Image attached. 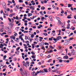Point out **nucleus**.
<instances>
[{"instance_id":"c756f323","label":"nucleus","mask_w":76,"mask_h":76,"mask_svg":"<svg viewBox=\"0 0 76 76\" xmlns=\"http://www.w3.org/2000/svg\"><path fill=\"white\" fill-rule=\"evenodd\" d=\"M30 42L28 41H26V44H28Z\"/></svg>"},{"instance_id":"ddd939ff","label":"nucleus","mask_w":76,"mask_h":76,"mask_svg":"<svg viewBox=\"0 0 76 76\" xmlns=\"http://www.w3.org/2000/svg\"><path fill=\"white\" fill-rule=\"evenodd\" d=\"M34 37V34H32L31 36V38H33Z\"/></svg>"},{"instance_id":"3c124183","label":"nucleus","mask_w":76,"mask_h":76,"mask_svg":"<svg viewBox=\"0 0 76 76\" xmlns=\"http://www.w3.org/2000/svg\"><path fill=\"white\" fill-rule=\"evenodd\" d=\"M25 3L26 4V5H27V4H28V1H25Z\"/></svg>"},{"instance_id":"a18cd8bd","label":"nucleus","mask_w":76,"mask_h":76,"mask_svg":"<svg viewBox=\"0 0 76 76\" xmlns=\"http://www.w3.org/2000/svg\"><path fill=\"white\" fill-rule=\"evenodd\" d=\"M73 57L69 58V60H73Z\"/></svg>"},{"instance_id":"774afa93","label":"nucleus","mask_w":76,"mask_h":76,"mask_svg":"<svg viewBox=\"0 0 76 76\" xmlns=\"http://www.w3.org/2000/svg\"><path fill=\"white\" fill-rule=\"evenodd\" d=\"M54 70H57V67H55L54 68Z\"/></svg>"},{"instance_id":"37998d69","label":"nucleus","mask_w":76,"mask_h":76,"mask_svg":"<svg viewBox=\"0 0 76 76\" xmlns=\"http://www.w3.org/2000/svg\"><path fill=\"white\" fill-rule=\"evenodd\" d=\"M7 34V33L6 32H3L2 34V35H6Z\"/></svg>"},{"instance_id":"79ce46f5","label":"nucleus","mask_w":76,"mask_h":76,"mask_svg":"<svg viewBox=\"0 0 76 76\" xmlns=\"http://www.w3.org/2000/svg\"><path fill=\"white\" fill-rule=\"evenodd\" d=\"M49 41H53V39H52V38H49Z\"/></svg>"},{"instance_id":"4468645a","label":"nucleus","mask_w":76,"mask_h":76,"mask_svg":"<svg viewBox=\"0 0 76 76\" xmlns=\"http://www.w3.org/2000/svg\"><path fill=\"white\" fill-rule=\"evenodd\" d=\"M31 58H36V56H35L34 55H32L31 56Z\"/></svg>"},{"instance_id":"2f4dec72","label":"nucleus","mask_w":76,"mask_h":76,"mask_svg":"<svg viewBox=\"0 0 76 76\" xmlns=\"http://www.w3.org/2000/svg\"><path fill=\"white\" fill-rule=\"evenodd\" d=\"M58 22L59 23H60V24H61L62 23L61 22V21L59 20L58 21Z\"/></svg>"},{"instance_id":"0eeeda50","label":"nucleus","mask_w":76,"mask_h":76,"mask_svg":"<svg viewBox=\"0 0 76 76\" xmlns=\"http://www.w3.org/2000/svg\"><path fill=\"white\" fill-rule=\"evenodd\" d=\"M23 45L25 47L24 48L25 49H27V48H28V47L26 46V45L25 44H23Z\"/></svg>"},{"instance_id":"dca6fc26","label":"nucleus","mask_w":76,"mask_h":76,"mask_svg":"<svg viewBox=\"0 0 76 76\" xmlns=\"http://www.w3.org/2000/svg\"><path fill=\"white\" fill-rule=\"evenodd\" d=\"M64 58H66V59H68L69 58V57L67 56H64Z\"/></svg>"},{"instance_id":"a19ab883","label":"nucleus","mask_w":76,"mask_h":76,"mask_svg":"<svg viewBox=\"0 0 76 76\" xmlns=\"http://www.w3.org/2000/svg\"><path fill=\"white\" fill-rule=\"evenodd\" d=\"M25 39H28V37L26 36H25Z\"/></svg>"},{"instance_id":"f704fd0d","label":"nucleus","mask_w":76,"mask_h":76,"mask_svg":"<svg viewBox=\"0 0 76 76\" xmlns=\"http://www.w3.org/2000/svg\"><path fill=\"white\" fill-rule=\"evenodd\" d=\"M31 54H32V55H35V54L34 52H31Z\"/></svg>"},{"instance_id":"412c9836","label":"nucleus","mask_w":76,"mask_h":76,"mask_svg":"<svg viewBox=\"0 0 76 76\" xmlns=\"http://www.w3.org/2000/svg\"><path fill=\"white\" fill-rule=\"evenodd\" d=\"M73 35V33H70V34H69V37H71L72 35Z\"/></svg>"},{"instance_id":"c9c22d12","label":"nucleus","mask_w":76,"mask_h":76,"mask_svg":"<svg viewBox=\"0 0 76 76\" xmlns=\"http://www.w3.org/2000/svg\"><path fill=\"white\" fill-rule=\"evenodd\" d=\"M8 19L9 20L10 22H12V20H11V19H10V18H8Z\"/></svg>"},{"instance_id":"aec40b11","label":"nucleus","mask_w":76,"mask_h":76,"mask_svg":"<svg viewBox=\"0 0 76 76\" xmlns=\"http://www.w3.org/2000/svg\"><path fill=\"white\" fill-rule=\"evenodd\" d=\"M23 74H24L25 75H26L27 73H26V72L25 71H24L23 72Z\"/></svg>"},{"instance_id":"e2e57ef3","label":"nucleus","mask_w":76,"mask_h":76,"mask_svg":"<svg viewBox=\"0 0 76 76\" xmlns=\"http://www.w3.org/2000/svg\"><path fill=\"white\" fill-rule=\"evenodd\" d=\"M40 56L41 57H42V56H43V54L42 53H40Z\"/></svg>"},{"instance_id":"49530a36","label":"nucleus","mask_w":76,"mask_h":76,"mask_svg":"<svg viewBox=\"0 0 76 76\" xmlns=\"http://www.w3.org/2000/svg\"><path fill=\"white\" fill-rule=\"evenodd\" d=\"M45 66H46L45 65V66L42 65L41 66V67H42V68H44V67H45Z\"/></svg>"},{"instance_id":"09e8293b","label":"nucleus","mask_w":76,"mask_h":76,"mask_svg":"<svg viewBox=\"0 0 76 76\" xmlns=\"http://www.w3.org/2000/svg\"><path fill=\"white\" fill-rule=\"evenodd\" d=\"M63 66V65L62 64H61L60 65V67H62Z\"/></svg>"},{"instance_id":"1a4fd4ad","label":"nucleus","mask_w":76,"mask_h":76,"mask_svg":"<svg viewBox=\"0 0 76 76\" xmlns=\"http://www.w3.org/2000/svg\"><path fill=\"white\" fill-rule=\"evenodd\" d=\"M23 66H25V67H28V65H27V64H26L25 63H24L23 64Z\"/></svg>"},{"instance_id":"58836bf2","label":"nucleus","mask_w":76,"mask_h":76,"mask_svg":"<svg viewBox=\"0 0 76 76\" xmlns=\"http://www.w3.org/2000/svg\"><path fill=\"white\" fill-rule=\"evenodd\" d=\"M51 68H49L48 69L49 72H51Z\"/></svg>"},{"instance_id":"e433bc0d","label":"nucleus","mask_w":76,"mask_h":76,"mask_svg":"<svg viewBox=\"0 0 76 76\" xmlns=\"http://www.w3.org/2000/svg\"><path fill=\"white\" fill-rule=\"evenodd\" d=\"M40 13H41L40 15H44V14H42V11H40Z\"/></svg>"},{"instance_id":"7ed1b4c3","label":"nucleus","mask_w":76,"mask_h":76,"mask_svg":"<svg viewBox=\"0 0 76 76\" xmlns=\"http://www.w3.org/2000/svg\"><path fill=\"white\" fill-rule=\"evenodd\" d=\"M0 48H3V47H4V45L2 44H0Z\"/></svg>"},{"instance_id":"052dcab7","label":"nucleus","mask_w":76,"mask_h":76,"mask_svg":"<svg viewBox=\"0 0 76 76\" xmlns=\"http://www.w3.org/2000/svg\"><path fill=\"white\" fill-rule=\"evenodd\" d=\"M36 32L37 33V34H38L39 33V30H37L36 31Z\"/></svg>"},{"instance_id":"f8f14e48","label":"nucleus","mask_w":76,"mask_h":76,"mask_svg":"<svg viewBox=\"0 0 76 76\" xmlns=\"http://www.w3.org/2000/svg\"><path fill=\"white\" fill-rule=\"evenodd\" d=\"M35 73V71H33V72H32L31 73V75H32V76L35 75H34V74Z\"/></svg>"},{"instance_id":"ea45409f","label":"nucleus","mask_w":76,"mask_h":76,"mask_svg":"<svg viewBox=\"0 0 76 76\" xmlns=\"http://www.w3.org/2000/svg\"><path fill=\"white\" fill-rule=\"evenodd\" d=\"M64 11L61 10V13H62V14H63V13H64Z\"/></svg>"},{"instance_id":"2eb2a0df","label":"nucleus","mask_w":76,"mask_h":76,"mask_svg":"<svg viewBox=\"0 0 76 76\" xmlns=\"http://www.w3.org/2000/svg\"><path fill=\"white\" fill-rule=\"evenodd\" d=\"M49 18L50 19V20L51 22H53V18H52V17H49Z\"/></svg>"},{"instance_id":"5701e85b","label":"nucleus","mask_w":76,"mask_h":76,"mask_svg":"<svg viewBox=\"0 0 76 76\" xmlns=\"http://www.w3.org/2000/svg\"><path fill=\"white\" fill-rule=\"evenodd\" d=\"M41 9H42V10H44V9H45V7H41Z\"/></svg>"},{"instance_id":"b1692460","label":"nucleus","mask_w":76,"mask_h":76,"mask_svg":"<svg viewBox=\"0 0 76 76\" xmlns=\"http://www.w3.org/2000/svg\"><path fill=\"white\" fill-rule=\"evenodd\" d=\"M43 34L45 36H47L48 34H47L46 33H43Z\"/></svg>"},{"instance_id":"6ab92c4d","label":"nucleus","mask_w":76,"mask_h":76,"mask_svg":"<svg viewBox=\"0 0 76 76\" xmlns=\"http://www.w3.org/2000/svg\"><path fill=\"white\" fill-rule=\"evenodd\" d=\"M56 19L58 21L60 20V18L57 17H56Z\"/></svg>"},{"instance_id":"bb28decb","label":"nucleus","mask_w":76,"mask_h":76,"mask_svg":"<svg viewBox=\"0 0 76 76\" xmlns=\"http://www.w3.org/2000/svg\"><path fill=\"white\" fill-rule=\"evenodd\" d=\"M6 57V55H4V56L3 60H5Z\"/></svg>"},{"instance_id":"473e14b6","label":"nucleus","mask_w":76,"mask_h":76,"mask_svg":"<svg viewBox=\"0 0 76 76\" xmlns=\"http://www.w3.org/2000/svg\"><path fill=\"white\" fill-rule=\"evenodd\" d=\"M20 47H19L16 49V50L18 51V50H19V49H20Z\"/></svg>"},{"instance_id":"9d476101","label":"nucleus","mask_w":76,"mask_h":76,"mask_svg":"<svg viewBox=\"0 0 76 76\" xmlns=\"http://www.w3.org/2000/svg\"><path fill=\"white\" fill-rule=\"evenodd\" d=\"M30 9H32V10H34V9H35L34 8V7H32V6H31L30 7Z\"/></svg>"},{"instance_id":"a878e982","label":"nucleus","mask_w":76,"mask_h":76,"mask_svg":"<svg viewBox=\"0 0 76 76\" xmlns=\"http://www.w3.org/2000/svg\"><path fill=\"white\" fill-rule=\"evenodd\" d=\"M52 60V59H50L49 60L48 62V63H50L51 62V61Z\"/></svg>"},{"instance_id":"69168bd1","label":"nucleus","mask_w":76,"mask_h":76,"mask_svg":"<svg viewBox=\"0 0 76 76\" xmlns=\"http://www.w3.org/2000/svg\"><path fill=\"white\" fill-rule=\"evenodd\" d=\"M4 53H7V50H4Z\"/></svg>"},{"instance_id":"6e6552de","label":"nucleus","mask_w":76,"mask_h":76,"mask_svg":"<svg viewBox=\"0 0 76 76\" xmlns=\"http://www.w3.org/2000/svg\"><path fill=\"white\" fill-rule=\"evenodd\" d=\"M76 52H75V50H74L73 49L72 50L71 53L73 54V53H75Z\"/></svg>"},{"instance_id":"6e6d98bb","label":"nucleus","mask_w":76,"mask_h":76,"mask_svg":"<svg viewBox=\"0 0 76 76\" xmlns=\"http://www.w3.org/2000/svg\"><path fill=\"white\" fill-rule=\"evenodd\" d=\"M29 60V58H26L25 59V60L26 61V60Z\"/></svg>"},{"instance_id":"72a5a7b5","label":"nucleus","mask_w":76,"mask_h":76,"mask_svg":"<svg viewBox=\"0 0 76 76\" xmlns=\"http://www.w3.org/2000/svg\"><path fill=\"white\" fill-rule=\"evenodd\" d=\"M68 44L67 42H65L64 43V45H68Z\"/></svg>"},{"instance_id":"f03ea898","label":"nucleus","mask_w":76,"mask_h":76,"mask_svg":"<svg viewBox=\"0 0 76 76\" xmlns=\"http://www.w3.org/2000/svg\"><path fill=\"white\" fill-rule=\"evenodd\" d=\"M71 22L73 24H76V22L75 20H72Z\"/></svg>"},{"instance_id":"423d86ee","label":"nucleus","mask_w":76,"mask_h":76,"mask_svg":"<svg viewBox=\"0 0 76 76\" xmlns=\"http://www.w3.org/2000/svg\"><path fill=\"white\" fill-rule=\"evenodd\" d=\"M32 14L31 13H28V17H29L30 16H32Z\"/></svg>"},{"instance_id":"680f3d73","label":"nucleus","mask_w":76,"mask_h":76,"mask_svg":"<svg viewBox=\"0 0 76 76\" xmlns=\"http://www.w3.org/2000/svg\"><path fill=\"white\" fill-rule=\"evenodd\" d=\"M12 3H15V1L14 0H12Z\"/></svg>"},{"instance_id":"de8ad7c7","label":"nucleus","mask_w":76,"mask_h":76,"mask_svg":"<svg viewBox=\"0 0 76 76\" xmlns=\"http://www.w3.org/2000/svg\"><path fill=\"white\" fill-rule=\"evenodd\" d=\"M65 41H66L67 42H70V40L69 39V40H65Z\"/></svg>"},{"instance_id":"c85d7f7f","label":"nucleus","mask_w":76,"mask_h":76,"mask_svg":"<svg viewBox=\"0 0 76 76\" xmlns=\"http://www.w3.org/2000/svg\"><path fill=\"white\" fill-rule=\"evenodd\" d=\"M35 47L36 48H38V47H39V45H36L35 46Z\"/></svg>"},{"instance_id":"4d7b16f0","label":"nucleus","mask_w":76,"mask_h":76,"mask_svg":"<svg viewBox=\"0 0 76 76\" xmlns=\"http://www.w3.org/2000/svg\"><path fill=\"white\" fill-rule=\"evenodd\" d=\"M69 39V40H72V39H73V38L72 37V38H70Z\"/></svg>"},{"instance_id":"39448f33","label":"nucleus","mask_w":76,"mask_h":76,"mask_svg":"<svg viewBox=\"0 0 76 76\" xmlns=\"http://www.w3.org/2000/svg\"><path fill=\"white\" fill-rule=\"evenodd\" d=\"M43 70H44L45 73H47V72H48V70H47V69H43Z\"/></svg>"},{"instance_id":"a211bd4d","label":"nucleus","mask_w":76,"mask_h":76,"mask_svg":"<svg viewBox=\"0 0 76 76\" xmlns=\"http://www.w3.org/2000/svg\"><path fill=\"white\" fill-rule=\"evenodd\" d=\"M8 33H9L10 34H11V32H12V31H11V30H9L8 31Z\"/></svg>"},{"instance_id":"9b49d317","label":"nucleus","mask_w":76,"mask_h":76,"mask_svg":"<svg viewBox=\"0 0 76 76\" xmlns=\"http://www.w3.org/2000/svg\"><path fill=\"white\" fill-rule=\"evenodd\" d=\"M51 35L52 36H55L56 35V33H53L51 34Z\"/></svg>"},{"instance_id":"20e7f679","label":"nucleus","mask_w":76,"mask_h":76,"mask_svg":"<svg viewBox=\"0 0 76 76\" xmlns=\"http://www.w3.org/2000/svg\"><path fill=\"white\" fill-rule=\"evenodd\" d=\"M48 53H53V50H50L49 51H47Z\"/></svg>"},{"instance_id":"393cba45","label":"nucleus","mask_w":76,"mask_h":76,"mask_svg":"<svg viewBox=\"0 0 76 76\" xmlns=\"http://www.w3.org/2000/svg\"><path fill=\"white\" fill-rule=\"evenodd\" d=\"M68 7H72V5H71L70 4H68Z\"/></svg>"},{"instance_id":"7c9ffc66","label":"nucleus","mask_w":76,"mask_h":76,"mask_svg":"<svg viewBox=\"0 0 76 76\" xmlns=\"http://www.w3.org/2000/svg\"><path fill=\"white\" fill-rule=\"evenodd\" d=\"M18 1L20 3H23V1L22 0H19Z\"/></svg>"},{"instance_id":"603ef678","label":"nucleus","mask_w":76,"mask_h":76,"mask_svg":"<svg viewBox=\"0 0 76 76\" xmlns=\"http://www.w3.org/2000/svg\"><path fill=\"white\" fill-rule=\"evenodd\" d=\"M43 2H44V3H47V1L45 0Z\"/></svg>"},{"instance_id":"0e129e2a","label":"nucleus","mask_w":76,"mask_h":76,"mask_svg":"<svg viewBox=\"0 0 76 76\" xmlns=\"http://www.w3.org/2000/svg\"><path fill=\"white\" fill-rule=\"evenodd\" d=\"M45 48H44V47L42 46V50H44Z\"/></svg>"},{"instance_id":"5fc2aeb1","label":"nucleus","mask_w":76,"mask_h":76,"mask_svg":"<svg viewBox=\"0 0 76 76\" xmlns=\"http://www.w3.org/2000/svg\"><path fill=\"white\" fill-rule=\"evenodd\" d=\"M16 19L17 20H18V19H19V17H18V16H16Z\"/></svg>"},{"instance_id":"4be33fe9","label":"nucleus","mask_w":76,"mask_h":76,"mask_svg":"<svg viewBox=\"0 0 76 76\" xmlns=\"http://www.w3.org/2000/svg\"><path fill=\"white\" fill-rule=\"evenodd\" d=\"M44 44L45 45H49V43H48L45 42Z\"/></svg>"},{"instance_id":"f257e3e1","label":"nucleus","mask_w":76,"mask_h":76,"mask_svg":"<svg viewBox=\"0 0 76 76\" xmlns=\"http://www.w3.org/2000/svg\"><path fill=\"white\" fill-rule=\"evenodd\" d=\"M39 44L40 45V47H42V46H43L44 45V42H42L41 43H39Z\"/></svg>"},{"instance_id":"338daca9","label":"nucleus","mask_w":76,"mask_h":76,"mask_svg":"<svg viewBox=\"0 0 76 76\" xmlns=\"http://www.w3.org/2000/svg\"><path fill=\"white\" fill-rule=\"evenodd\" d=\"M0 31H1V32H3V29H1V30H0Z\"/></svg>"},{"instance_id":"864d4df0","label":"nucleus","mask_w":76,"mask_h":76,"mask_svg":"<svg viewBox=\"0 0 76 76\" xmlns=\"http://www.w3.org/2000/svg\"><path fill=\"white\" fill-rule=\"evenodd\" d=\"M26 76H30V75H29V74H26Z\"/></svg>"},{"instance_id":"8fccbe9b","label":"nucleus","mask_w":76,"mask_h":76,"mask_svg":"<svg viewBox=\"0 0 76 76\" xmlns=\"http://www.w3.org/2000/svg\"><path fill=\"white\" fill-rule=\"evenodd\" d=\"M32 48H35V46H34V44H32Z\"/></svg>"},{"instance_id":"f3484780","label":"nucleus","mask_w":76,"mask_h":76,"mask_svg":"<svg viewBox=\"0 0 76 76\" xmlns=\"http://www.w3.org/2000/svg\"><path fill=\"white\" fill-rule=\"evenodd\" d=\"M57 37V38L58 39H62V37H61L60 36H59L58 37Z\"/></svg>"},{"instance_id":"bf43d9fd","label":"nucleus","mask_w":76,"mask_h":76,"mask_svg":"<svg viewBox=\"0 0 76 76\" xmlns=\"http://www.w3.org/2000/svg\"><path fill=\"white\" fill-rule=\"evenodd\" d=\"M4 45L5 47H7V44H6L5 43L3 44Z\"/></svg>"},{"instance_id":"cd10ccee","label":"nucleus","mask_w":76,"mask_h":76,"mask_svg":"<svg viewBox=\"0 0 76 76\" xmlns=\"http://www.w3.org/2000/svg\"><path fill=\"white\" fill-rule=\"evenodd\" d=\"M4 7H6V3H5V2H4Z\"/></svg>"},{"instance_id":"c03bdc74","label":"nucleus","mask_w":76,"mask_h":76,"mask_svg":"<svg viewBox=\"0 0 76 76\" xmlns=\"http://www.w3.org/2000/svg\"><path fill=\"white\" fill-rule=\"evenodd\" d=\"M52 71L53 72H57V70H52Z\"/></svg>"},{"instance_id":"4c0bfd02","label":"nucleus","mask_w":76,"mask_h":76,"mask_svg":"<svg viewBox=\"0 0 76 76\" xmlns=\"http://www.w3.org/2000/svg\"><path fill=\"white\" fill-rule=\"evenodd\" d=\"M58 60H59V62L60 63H61L62 62H63V60H60V59H58Z\"/></svg>"},{"instance_id":"13d9d810","label":"nucleus","mask_w":76,"mask_h":76,"mask_svg":"<svg viewBox=\"0 0 76 76\" xmlns=\"http://www.w3.org/2000/svg\"><path fill=\"white\" fill-rule=\"evenodd\" d=\"M48 14H51V12L50 11H48Z\"/></svg>"}]
</instances>
